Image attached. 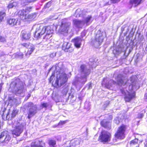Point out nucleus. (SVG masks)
<instances>
[{"label": "nucleus", "mask_w": 147, "mask_h": 147, "mask_svg": "<svg viewBox=\"0 0 147 147\" xmlns=\"http://www.w3.org/2000/svg\"><path fill=\"white\" fill-rule=\"evenodd\" d=\"M117 82V84L119 86L126 84L127 83L130 84L129 87V90L131 91L130 92H135L136 90L139 89L140 86L137 82L135 80V77L132 76L130 77L129 80H128L127 82L123 80V77L122 75L121 74H119L115 78Z\"/></svg>", "instance_id": "obj_2"}, {"label": "nucleus", "mask_w": 147, "mask_h": 147, "mask_svg": "<svg viewBox=\"0 0 147 147\" xmlns=\"http://www.w3.org/2000/svg\"><path fill=\"white\" fill-rule=\"evenodd\" d=\"M145 98L146 99H147V93H146L145 95Z\"/></svg>", "instance_id": "obj_51"}, {"label": "nucleus", "mask_w": 147, "mask_h": 147, "mask_svg": "<svg viewBox=\"0 0 147 147\" xmlns=\"http://www.w3.org/2000/svg\"><path fill=\"white\" fill-rule=\"evenodd\" d=\"M82 40L81 38L77 37L72 40L71 42L74 43L75 47L77 48H79L81 45Z\"/></svg>", "instance_id": "obj_16"}, {"label": "nucleus", "mask_w": 147, "mask_h": 147, "mask_svg": "<svg viewBox=\"0 0 147 147\" xmlns=\"http://www.w3.org/2000/svg\"><path fill=\"white\" fill-rule=\"evenodd\" d=\"M49 145L53 146L56 144V141L54 140H50L49 141Z\"/></svg>", "instance_id": "obj_41"}, {"label": "nucleus", "mask_w": 147, "mask_h": 147, "mask_svg": "<svg viewBox=\"0 0 147 147\" xmlns=\"http://www.w3.org/2000/svg\"><path fill=\"white\" fill-rule=\"evenodd\" d=\"M94 58H90L89 59L90 62V63H93L92 64H91V63L90 64V65H94V63H96V62H95V61H94Z\"/></svg>", "instance_id": "obj_45"}, {"label": "nucleus", "mask_w": 147, "mask_h": 147, "mask_svg": "<svg viewBox=\"0 0 147 147\" xmlns=\"http://www.w3.org/2000/svg\"><path fill=\"white\" fill-rule=\"evenodd\" d=\"M69 144H70V146H74L76 145L75 144V143L74 142V141H73V140H71V141L69 143Z\"/></svg>", "instance_id": "obj_44"}, {"label": "nucleus", "mask_w": 147, "mask_h": 147, "mask_svg": "<svg viewBox=\"0 0 147 147\" xmlns=\"http://www.w3.org/2000/svg\"><path fill=\"white\" fill-rule=\"evenodd\" d=\"M66 92H67V89H66Z\"/></svg>", "instance_id": "obj_56"}, {"label": "nucleus", "mask_w": 147, "mask_h": 147, "mask_svg": "<svg viewBox=\"0 0 147 147\" xmlns=\"http://www.w3.org/2000/svg\"><path fill=\"white\" fill-rule=\"evenodd\" d=\"M51 5V3L50 2H49L45 5V8H49L50 6Z\"/></svg>", "instance_id": "obj_46"}, {"label": "nucleus", "mask_w": 147, "mask_h": 147, "mask_svg": "<svg viewBox=\"0 0 147 147\" xmlns=\"http://www.w3.org/2000/svg\"><path fill=\"white\" fill-rule=\"evenodd\" d=\"M78 71L80 76L75 77L73 84L77 88H81L82 87L87 81V78L90 73V69L88 66L83 64L81 65Z\"/></svg>", "instance_id": "obj_1"}, {"label": "nucleus", "mask_w": 147, "mask_h": 147, "mask_svg": "<svg viewBox=\"0 0 147 147\" xmlns=\"http://www.w3.org/2000/svg\"><path fill=\"white\" fill-rule=\"evenodd\" d=\"M138 139L136 138L131 141L130 142V146H133L135 145L136 147H139V144L138 143Z\"/></svg>", "instance_id": "obj_26"}, {"label": "nucleus", "mask_w": 147, "mask_h": 147, "mask_svg": "<svg viewBox=\"0 0 147 147\" xmlns=\"http://www.w3.org/2000/svg\"><path fill=\"white\" fill-rule=\"evenodd\" d=\"M93 20V18L92 16L89 15L84 18L82 21L84 23V25L87 26L90 24Z\"/></svg>", "instance_id": "obj_18"}, {"label": "nucleus", "mask_w": 147, "mask_h": 147, "mask_svg": "<svg viewBox=\"0 0 147 147\" xmlns=\"http://www.w3.org/2000/svg\"><path fill=\"white\" fill-rule=\"evenodd\" d=\"M11 137L7 131H4L0 134V143H8Z\"/></svg>", "instance_id": "obj_12"}, {"label": "nucleus", "mask_w": 147, "mask_h": 147, "mask_svg": "<svg viewBox=\"0 0 147 147\" xmlns=\"http://www.w3.org/2000/svg\"><path fill=\"white\" fill-rule=\"evenodd\" d=\"M146 147H147V146H146Z\"/></svg>", "instance_id": "obj_58"}, {"label": "nucleus", "mask_w": 147, "mask_h": 147, "mask_svg": "<svg viewBox=\"0 0 147 147\" xmlns=\"http://www.w3.org/2000/svg\"><path fill=\"white\" fill-rule=\"evenodd\" d=\"M18 5V3L16 2H14L11 1L8 5L7 7L8 9L14 7H16Z\"/></svg>", "instance_id": "obj_29"}, {"label": "nucleus", "mask_w": 147, "mask_h": 147, "mask_svg": "<svg viewBox=\"0 0 147 147\" xmlns=\"http://www.w3.org/2000/svg\"><path fill=\"white\" fill-rule=\"evenodd\" d=\"M64 67L63 63L62 62L59 63L55 65V69L59 74V78L57 77V79L55 80V83L56 86L59 84V81L60 84L65 83L67 80L68 78L70 77L71 76V73L68 74H66L64 72Z\"/></svg>", "instance_id": "obj_4"}, {"label": "nucleus", "mask_w": 147, "mask_h": 147, "mask_svg": "<svg viewBox=\"0 0 147 147\" xmlns=\"http://www.w3.org/2000/svg\"><path fill=\"white\" fill-rule=\"evenodd\" d=\"M100 123L102 127L108 129H110L111 128V123L107 121L105 119H103L102 121Z\"/></svg>", "instance_id": "obj_17"}, {"label": "nucleus", "mask_w": 147, "mask_h": 147, "mask_svg": "<svg viewBox=\"0 0 147 147\" xmlns=\"http://www.w3.org/2000/svg\"><path fill=\"white\" fill-rule=\"evenodd\" d=\"M18 14L19 17L23 21L26 20V13L24 11V9L19 11L18 13Z\"/></svg>", "instance_id": "obj_22"}, {"label": "nucleus", "mask_w": 147, "mask_h": 147, "mask_svg": "<svg viewBox=\"0 0 147 147\" xmlns=\"http://www.w3.org/2000/svg\"><path fill=\"white\" fill-rule=\"evenodd\" d=\"M105 35V32L98 30L96 32L95 39L92 41V45L95 48H98L102 42Z\"/></svg>", "instance_id": "obj_6"}, {"label": "nucleus", "mask_w": 147, "mask_h": 147, "mask_svg": "<svg viewBox=\"0 0 147 147\" xmlns=\"http://www.w3.org/2000/svg\"><path fill=\"white\" fill-rule=\"evenodd\" d=\"M18 111L16 109H14L12 111L11 114V118L14 117L17 114Z\"/></svg>", "instance_id": "obj_36"}, {"label": "nucleus", "mask_w": 147, "mask_h": 147, "mask_svg": "<svg viewBox=\"0 0 147 147\" xmlns=\"http://www.w3.org/2000/svg\"><path fill=\"white\" fill-rule=\"evenodd\" d=\"M111 138V134L108 131H102L99 137L100 141L104 143L110 141Z\"/></svg>", "instance_id": "obj_11"}, {"label": "nucleus", "mask_w": 147, "mask_h": 147, "mask_svg": "<svg viewBox=\"0 0 147 147\" xmlns=\"http://www.w3.org/2000/svg\"><path fill=\"white\" fill-rule=\"evenodd\" d=\"M22 36L23 38L25 40H28L30 38L31 34L25 31H22Z\"/></svg>", "instance_id": "obj_25"}, {"label": "nucleus", "mask_w": 147, "mask_h": 147, "mask_svg": "<svg viewBox=\"0 0 147 147\" xmlns=\"http://www.w3.org/2000/svg\"><path fill=\"white\" fill-rule=\"evenodd\" d=\"M53 30H52L50 26H37L36 31L34 34V37L37 39L40 38L41 36L45 34L43 37V41L45 39H46L50 38L52 36V34Z\"/></svg>", "instance_id": "obj_3"}, {"label": "nucleus", "mask_w": 147, "mask_h": 147, "mask_svg": "<svg viewBox=\"0 0 147 147\" xmlns=\"http://www.w3.org/2000/svg\"><path fill=\"white\" fill-rule=\"evenodd\" d=\"M49 104L48 103H43L41 104V107L42 108H45L46 109L49 106Z\"/></svg>", "instance_id": "obj_37"}, {"label": "nucleus", "mask_w": 147, "mask_h": 147, "mask_svg": "<svg viewBox=\"0 0 147 147\" xmlns=\"http://www.w3.org/2000/svg\"><path fill=\"white\" fill-rule=\"evenodd\" d=\"M6 16V13L5 12H0V22H2L3 21L4 17Z\"/></svg>", "instance_id": "obj_31"}, {"label": "nucleus", "mask_w": 147, "mask_h": 147, "mask_svg": "<svg viewBox=\"0 0 147 147\" xmlns=\"http://www.w3.org/2000/svg\"><path fill=\"white\" fill-rule=\"evenodd\" d=\"M7 45L8 46L11 47L13 45V40H11L10 42L7 43Z\"/></svg>", "instance_id": "obj_43"}, {"label": "nucleus", "mask_w": 147, "mask_h": 147, "mask_svg": "<svg viewBox=\"0 0 147 147\" xmlns=\"http://www.w3.org/2000/svg\"><path fill=\"white\" fill-rule=\"evenodd\" d=\"M53 54H51V55H50V56L51 57H52V56H53Z\"/></svg>", "instance_id": "obj_54"}, {"label": "nucleus", "mask_w": 147, "mask_h": 147, "mask_svg": "<svg viewBox=\"0 0 147 147\" xmlns=\"http://www.w3.org/2000/svg\"><path fill=\"white\" fill-rule=\"evenodd\" d=\"M22 45L24 47L28 49L26 55L27 57H29L35 49L34 46L33 44L30 43H24L22 44Z\"/></svg>", "instance_id": "obj_14"}, {"label": "nucleus", "mask_w": 147, "mask_h": 147, "mask_svg": "<svg viewBox=\"0 0 147 147\" xmlns=\"http://www.w3.org/2000/svg\"><path fill=\"white\" fill-rule=\"evenodd\" d=\"M17 100L13 97H9L8 101V105L12 106L16 104Z\"/></svg>", "instance_id": "obj_23"}, {"label": "nucleus", "mask_w": 147, "mask_h": 147, "mask_svg": "<svg viewBox=\"0 0 147 147\" xmlns=\"http://www.w3.org/2000/svg\"><path fill=\"white\" fill-rule=\"evenodd\" d=\"M54 56H55V53H54Z\"/></svg>", "instance_id": "obj_57"}, {"label": "nucleus", "mask_w": 147, "mask_h": 147, "mask_svg": "<svg viewBox=\"0 0 147 147\" xmlns=\"http://www.w3.org/2000/svg\"><path fill=\"white\" fill-rule=\"evenodd\" d=\"M69 42H64L62 46V49L65 52H67V50L66 47Z\"/></svg>", "instance_id": "obj_32"}, {"label": "nucleus", "mask_w": 147, "mask_h": 147, "mask_svg": "<svg viewBox=\"0 0 147 147\" xmlns=\"http://www.w3.org/2000/svg\"><path fill=\"white\" fill-rule=\"evenodd\" d=\"M145 50L147 52V44L146 45V48H145Z\"/></svg>", "instance_id": "obj_53"}, {"label": "nucleus", "mask_w": 147, "mask_h": 147, "mask_svg": "<svg viewBox=\"0 0 147 147\" xmlns=\"http://www.w3.org/2000/svg\"><path fill=\"white\" fill-rule=\"evenodd\" d=\"M127 129V126L122 125L118 128L117 132L115 134V138L120 139H123L125 137V133Z\"/></svg>", "instance_id": "obj_9"}, {"label": "nucleus", "mask_w": 147, "mask_h": 147, "mask_svg": "<svg viewBox=\"0 0 147 147\" xmlns=\"http://www.w3.org/2000/svg\"><path fill=\"white\" fill-rule=\"evenodd\" d=\"M125 51L124 48H122L121 47H120L118 49H116V51L117 52V54H119L121 52H123Z\"/></svg>", "instance_id": "obj_35"}, {"label": "nucleus", "mask_w": 147, "mask_h": 147, "mask_svg": "<svg viewBox=\"0 0 147 147\" xmlns=\"http://www.w3.org/2000/svg\"><path fill=\"white\" fill-rule=\"evenodd\" d=\"M58 77V78H59V76L58 77V76H57V78ZM55 76L54 75V73H52L51 75V76L50 77V78L49 80V82L51 83L52 82V84H55V86L56 87H59V86H60L61 85H62L63 84H64V83H63L61 84H60L59 83V82L60 81V80L59 81V84L58 85L56 86V85L55 84V80H56L57 79V78H56V79L55 80Z\"/></svg>", "instance_id": "obj_21"}, {"label": "nucleus", "mask_w": 147, "mask_h": 147, "mask_svg": "<svg viewBox=\"0 0 147 147\" xmlns=\"http://www.w3.org/2000/svg\"><path fill=\"white\" fill-rule=\"evenodd\" d=\"M7 24L12 27L20 24V20L17 19L8 18L7 20Z\"/></svg>", "instance_id": "obj_15"}, {"label": "nucleus", "mask_w": 147, "mask_h": 147, "mask_svg": "<svg viewBox=\"0 0 147 147\" xmlns=\"http://www.w3.org/2000/svg\"><path fill=\"white\" fill-rule=\"evenodd\" d=\"M32 9V7H26V8L25 9H24V11L26 13H28L31 11Z\"/></svg>", "instance_id": "obj_38"}, {"label": "nucleus", "mask_w": 147, "mask_h": 147, "mask_svg": "<svg viewBox=\"0 0 147 147\" xmlns=\"http://www.w3.org/2000/svg\"><path fill=\"white\" fill-rule=\"evenodd\" d=\"M15 56L16 58L21 59L23 57V55L22 53H18L15 54Z\"/></svg>", "instance_id": "obj_34"}, {"label": "nucleus", "mask_w": 147, "mask_h": 147, "mask_svg": "<svg viewBox=\"0 0 147 147\" xmlns=\"http://www.w3.org/2000/svg\"><path fill=\"white\" fill-rule=\"evenodd\" d=\"M114 121L115 123L117 124H119L120 122V120H119V118L117 117H116Z\"/></svg>", "instance_id": "obj_42"}, {"label": "nucleus", "mask_w": 147, "mask_h": 147, "mask_svg": "<svg viewBox=\"0 0 147 147\" xmlns=\"http://www.w3.org/2000/svg\"><path fill=\"white\" fill-rule=\"evenodd\" d=\"M121 91L122 94L125 96V100L126 102H129L135 95V92L131 93L124 88H122L121 90Z\"/></svg>", "instance_id": "obj_10"}, {"label": "nucleus", "mask_w": 147, "mask_h": 147, "mask_svg": "<svg viewBox=\"0 0 147 147\" xmlns=\"http://www.w3.org/2000/svg\"><path fill=\"white\" fill-rule=\"evenodd\" d=\"M92 86L91 84H90L88 86V89H90L92 88Z\"/></svg>", "instance_id": "obj_50"}, {"label": "nucleus", "mask_w": 147, "mask_h": 147, "mask_svg": "<svg viewBox=\"0 0 147 147\" xmlns=\"http://www.w3.org/2000/svg\"><path fill=\"white\" fill-rule=\"evenodd\" d=\"M70 24V22H68L66 19L63 20L60 28V30L61 31L66 33L67 32Z\"/></svg>", "instance_id": "obj_13"}, {"label": "nucleus", "mask_w": 147, "mask_h": 147, "mask_svg": "<svg viewBox=\"0 0 147 147\" xmlns=\"http://www.w3.org/2000/svg\"><path fill=\"white\" fill-rule=\"evenodd\" d=\"M27 106L28 108L27 117L30 119L36 113L37 108L36 105L31 102L28 103Z\"/></svg>", "instance_id": "obj_8"}, {"label": "nucleus", "mask_w": 147, "mask_h": 147, "mask_svg": "<svg viewBox=\"0 0 147 147\" xmlns=\"http://www.w3.org/2000/svg\"><path fill=\"white\" fill-rule=\"evenodd\" d=\"M144 115L142 113L139 114L138 116V118H141L143 117Z\"/></svg>", "instance_id": "obj_47"}, {"label": "nucleus", "mask_w": 147, "mask_h": 147, "mask_svg": "<svg viewBox=\"0 0 147 147\" xmlns=\"http://www.w3.org/2000/svg\"><path fill=\"white\" fill-rule=\"evenodd\" d=\"M6 37L1 36L0 32V42L5 43L6 42Z\"/></svg>", "instance_id": "obj_33"}, {"label": "nucleus", "mask_w": 147, "mask_h": 147, "mask_svg": "<svg viewBox=\"0 0 147 147\" xmlns=\"http://www.w3.org/2000/svg\"><path fill=\"white\" fill-rule=\"evenodd\" d=\"M24 84H25L19 79L17 78L11 83L10 89L13 93L19 96L26 91L24 88Z\"/></svg>", "instance_id": "obj_5"}, {"label": "nucleus", "mask_w": 147, "mask_h": 147, "mask_svg": "<svg viewBox=\"0 0 147 147\" xmlns=\"http://www.w3.org/2000/svg\"><path fill=\"white\" fill-rule=\"evenodd\" d=\"M71 44L70 43H68L67 47H66L67 50V52H71L73 51V49L71 47Z\"/></svg>", "instance_id": "obj_30"}, {"label": "nucleus", "mask_w": 147, "mask_h": 147, "mask_svg": "<svg viewBox=\"0 0 147 147\" xmlns=\"http://www.w3.org/2000/svg\"><path fill=\"white\" fill-rule=\"evenodd\" d=\"M57 18H51L52 19V20H55V19H57Z\"/></svg>", "instance_id": "obj_55"}, {"label": "nucleus", "mask_w": 147, "mask_h": 147, "mask_svg": "<svg viewBox=\"0 0 147 147\" xmlns=\"http://www.w3.org/2000/svg\"><path fill=\"white\" fill-rule=\"evenodd\" d=\"M116 84V82L112 80H110L108 82L106 83L105 84V87L108 89L112 90L113 85Z\"/></svg>", "instance_id": "obj_20"}, {"label": "nucleus", "mask_w": 147, "mask_h": 147, "mask_svg": "<svg viewBox=\"0 0 147 147\" xmlns=\"http://www.w3.org/2000/svg\"><path fill=\"white\" fill-rule=\"evenodd\" d=\"M82 35H83L84 36H85V32H82Z\"/></svg>", "instance_id": "obj_52"}, {"label": "nucleus", "mask_w": 147, "mask_h": 147, "mask_svg": "<svg viewBox=\"0 0 147 147\" xmlns=\"http://www.w3.org/2000/svg\"><path fill=\"white\" fill-rule=\"evenodd\" d=\"M120 0H111V1L113 3H116L119 1Z\"/></svg>", "instance_id": "obj_48"}, {"label": "nucleus", "mask_w": 147, "mask_h": 147, "mask_svg": "<svg viewBox=\"0 0 147 147\" xmlns=\"http://www.w3.org/2000/svg\"><path fill=\"white\" fill-rule=\"evenodd\" d=\"M144 1V0H130V2L133 6L136 7L139 5Z\"/></svg>", "instance_id": "obj_24"}, {"label": "nucleus", "mask_w": 147, "mask_h": 147, "mask_svg": "<svg viewBox=\"0 0 147 147\" xmlns=\"http://www.w3.org/2000/svg\"><path fill=\"white\" fill-rule=\"evenodd\" d=\"M42 42H36V43L35 44V46H37L38 45H42Z\"/></svg>", "instance_id": "obj_49"}, {"label": "nucleus", "mask_w": 147, "mask_h": 147, "mask_svg": "<svg viewBox=\"0 0 147 147\" xmlns=\"http://www.w3.org/2000/svg\"><path fill=\"white\" fill-rule=\"evenodd\" d=\"M3 117L6 120H8L10 118V115L9 114V112H8L7 114L5 115L3 114Z\"/></svg>", "instance_id": "obj_40"}, {"label": "nucleus", "mask_w": 147, "mask_h": 147, "mask_svg": "<svg viewBox=\"0 0 147 147\" xmlns=\"http://www.w3.org/2000/svg\"><path fill=\"white\" fill-rule=\"evenodd\" d=\"M26 19L24 21H29L30 20V19H33L36 17V15L35 14H32L27 15L26 13Z\"/></svg>", "instance_id": "obj_28"}, {"label": "nucleus", "mask_w": 147, "mask_h": 147, "mask_svg": "<svg viewBox=\"0 0 147 147\" xmlns=\"http://www.w3.org/2000/svg\"><path fill=\"white\" fill-rule=\"evenodd\" d=\"M83 12L80 9H77L76 11L74 14V16L76 18L82 16Z\"/></svg>", "instance_id": "obj_27"}, {"label": "nucleus", "mask_w": 147, "mask_h": 147, "mask_svg": "<svg viewBox=\"0 0 147 147\" xmlns=\"http://www.w3.org/2000/svg\"><path fill=\"white\" fill-rule=\"evenodd\" d=\"M73 23L74 25L78 28H82L84 25L82 20L81 21L77 19H74Z\"/></svg>", "instance_id": "obj_19"}, {"label": "nucleus", "mask_w": 147, "mask_h": 147, "mask_svg": "<svg viewBox=\"0 0 147 147\" xmlns=\"http://www.w3.org/2000/svg\"><path fill=\"white\" fill-rule=\"evenodd\" d=\"M25 125L24 123L20 121L14 123L13 127L14 129L12 131V133L13 136L14 135L18 136L20 135L23 131Z\"/></svg>", "instance_id": "obj_7"}, {"label": "nucleus", "mask_w": 147, "mask_h": 147, "mask_svg": "<svg viewBox=\"0 0 147 147\" xmlns=\"http://www.w3.org/2000/svg\"><path fill=\"white\" fill-rule=\"evenodd\" d=\"M73 141H74L75 144L76 145H79L80 144L81 142V139L80 138L79 139H75L73 140Z\"/></svg>", "instance_id": "obj_39"}]
</instances>
